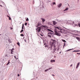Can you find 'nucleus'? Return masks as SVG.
<instances>
[{
	"instance_id": "f257e3e1",
	"label": "nucleus",
	"mask_w": 80,
	"mask_h": 80,
	"mask_svg": "<svg viewBox=\"0 0 80 80\" xmlns=\"http://www.w3.org/2000/svg\"><path fill=\"white\" fill-rule=\"evenodd\" d=\"M55 34L56 35H57V36H59V37H60V36H61V35L59 34V33H58L57 31H55Z\"/></svg>"
},
{
	"instance_id": "f03ea898",
	"label": "nucleus",
	"mask_w": 80,
	"mask_h": 80,
	"mask_svg": "<svg viewBox=\"0 0 80 80\" xmlns=\"http://www.w3.org/2000/svg\"><path fill=\"white\" fill-rule=\"evenodd\" d=\"M56 28H57L59 30H62V29L60 27H59V28L58 27H56ZM61 33H62V31H61Z\"/></svg>"
},
{
	"instance_id": "7ed1b4c3",
	"label": "nucleus",
	"mask_w": 80,
	"mask_h": 80,
	"mask_svg": "<svg viewBox=\"0 0 80 80\" xmlns=\"http://www.w3.org/2000/svg\"><path fill=\"white\" fill-rule=\"evenodd\" d=\"M51 40L53 44H54L56 43V41L55 40L52 39Z\"/></svg>"
},
{
	"instance_id": "20e7f679",
	"label": "nucleus",
	"mask_w": 80,
	"mask_h": 80,
	"mask_svg": "<svg viewBox=\"0 0 80 80\" xmlns=\"http://www.w3.org/2000/svg\"><path fill=\"white\" fill-rule=\"evenodd\" d=\"M62 3H61L59 4L58 5V7L59 8H60V7H62Z\"/></svg>"
},
{
	"instance_id": "39448f33",
	"label": "nucleus",
	"mask_w": 80,
	"mask_h": 80,
	"mask_svg": "<svg viewBox=\"0 0 80 80\" xmlns=\"http://www.w3.org/2000/svg\"><path fill=\"white\" fill-rule=\"evenodd\" d=\"M41 20H42V22H45V19L43 18H41Z\"/></svg>"
},
{
	"instance_id": "423d86ee",
	"label": "nucleus",
	"mask_w": 80,
	"mask_h": 80,
	"mask_svg": "<svg viewBox=\"0 0 80 80\" xmlns=\"http://www.w3.org/2000/svg\"><path fill=\"white\" fill-rule=\"evenodd\" d=\"M51 63H53V62H55V60H52L50 61Z\"/></svg>"
},
{
	"instance_id": "0eeeda50",
	"label": "nucleus",
	"mask_w": 80,
	"mask_h": 80,
	"mask_svg": "<svg viewBox=\"0 0 80 80\" xmlns=\"http://www.w3.org/2000/svg\"><path fill=\"white\" fill-rule=\"evenodd\" d=\"M48 31H49V32H51L52 33H53V31H52V30H51V29H48Z\"/></svg>"
},
{
	"instance_id": "6e6552de",
	"label": "nucleus",
	"mask_w": 80,
	"mask_h": 80,
	"mask_svg": "<svg viewBox=\"0 0 80 80\" xmlns=\"http://www.w3.org/2000/svg\"><path fill=\"white\" fill-rule=\"evenodd\" d=\"M76 39H77V40H78V41H79V42H80V38L79 37H76Z\"/></svg>"
},
{
	"instance_id": "1a4fd4ad",
	"label": "nucleus",
	"mask_w": 80,
	"mask_h": 80,
	"mask_svg": "<svg viewBox=\"0 0 80 80\" xmlns=\"http://www.w3.org/2000/svg\"><path fill=\"white\" fill-rule=\"evenodd\" d=\"M38 32H40V31L41 30V28H38Z\"/></svg>"
},
{
	"instance_id": "9d476101",
	"label": "nucleus",
	"mask_w": 80,
	"mask_h": 80,
	"mask_svg": "<svg viewBox=\"0 0 80 80\" xmlns=\"http://www.w3.org/2000/svg\"><path fill=\"white\" fill-rule=\"evenodd\" d=\"M74 22H72V24H73V26H74V27H75V26H78V24H75L74 25H73V24H74Z\"/></svg>"
},
{
	"instance_id": "9b49d317",
	"label": "nucleus",
	"mask_w": 80,
	"mask_h": 80,
	"mask_svg": "<svg viewBox=\"0 0 80 80\" xmlns=\"http://www.w3.org/2000/svg\"><path fill=\"white\" fill-rule=\"evenodd\" d=\"M79 65H80V62H78L77 64V65L76 67V68H77L78 67V66H79Z\"/></svg>"
},
{
	"instance_id": "f8f14e48",
	"label": "nucleus",
	"mask_w": 80,
	"mask_h": 80,
	"mask_svg": "<svg viewBox=\"0 0 80 80\" xmlns=\"http://www.w3.org/2000/svg\"><path fill=\"white\" fill-rule=\"evenodd\" d=\"M68 10V8H67L65 10H64V11H67V10Z\"/></svg>"
},
{
	"instance_id": "ddd939ff",
	"label": "nucleus",
	"mask_w": 80,
	"mask_h": 80,
	"mask_svg": "<svg viewBox=\"0 0 80 80\" xmlns=\"http://www.w3.org/2000/svg\"><path fill=\"white\" fill-rule=\"evenodd\" d=\"M57 50V48H54V49H53V51L54 52H55V51H56Z\"/></svg>"
},
{
	"instance_id": "4468645a",
	"label": "nucleus",
	"mask_w": 80,
	"mask_h": 80,
	"mask_svg": "<svg viewBox=\"0 0 80 80\" xmlns=\"http://www.w3.org/2000/svg\"><path fill=\"white\" fill-rule=\"evenodd\" d=\"M53 24L55 25L56 24V22L55 21H53Z\"/></svg>"
},
{
	"instance_id": "2eb2a0df",
	"label": "nucleus",
	"mask_w": 80,
	"mask_h": 80,
	"mask_svg": "<svg viewBox=\"0 0 80 80\" xmlns=\"http://www.w3.org/2000/svg\"><path fill=\"white\" fill-rule=\"evenodd\" d=\"M48 35H52V33L51 32H49L48 33Z\"/></svg>"
},
{
	"instance_id": "dca6fc26",
	"label": "nucleus",
	"mask_w": 80,
	"mask_h": 80,
	"mask_svg": "<svg viewBox=\"0 0 80 80\" xmlns=\"http://www.w3.org/2000/svg\"><path fill=\"white\" fill-rule=\"evenodd\" d=\"M73 49H68V50H67L66 51V52H68V51H70V50H73Z\"/></svg>"
},
{
	"instance_id": "f3484780",
	"label": "nucleus",
	"mask_w": 80,
	"mask_h": 80,
	"mask_svg": "<svg viewBox=\"0 0 80 80\" xmlns=\"http://www.w3.org/2000/svg\"><path fill=\"white\" fill-rule=\"evenodd\" d=\"M17 44L18 46H20V43L19 42H18L17 43Z\"/></svg>"
},
{
	"instance_id": "a211bd4d",
	"label": "nucleus",
	"mask_w": 80,
	"mask_h": 80,
	"mask_svg": "<svg viewBox=\"0 0 80 80\" xmlns=\"http://www.w3.org/2000/svg\"><path fill=\"white\" fill-rule=\"evenodd\" d=\"M9 63H10V60H9L8 61V63L7 64V65H8Z\"/></svg>"
},
{
	"instance_id": "6ab92c4d",
	"label": "nucleus",
	"mask_w": 80,
	"mask_h": 80,
	"mask_svg": "<svg viewBox=\"0 0 80 80\" xmlns=\"http://www.w3.org/2000/svg\"><path fill=\"white\" fill-rule=\"evenodd\" d=\"M62 41L63 42H66V41H65V40H63L62 39Z\"/></svg>"
},
{
	"instance_id": "aec40b11",
	"label": "nucleus",
	"mask_w": 80,
	"mask_h": 80,
	"mask_svg": "<svg viewBox=\"0 0 80 80\" xmlns=\"http://www.w3.org/2000/svg\"><path fill=\"white\" fill-rule=\"evenodd\" d=\"M48 37H49L50 38H51V35L48 34Z\"/></svg>"
},
{
	"instance_id": "412c9836",
	"label": "nucleus",
	"mask_w": 80,
	"mask_h": 80,
	"mask_svg": "<svg viewBox=\"0 0 80 80\" xmlns=\"http://www.w3.org/2000/svg\"><path fill=\"white\" fill-rule=\"evenodd\" d=\"M13 50H12L11 52V54H13Z\"/></svg>"
},
{
	"instance_id": "4be33fe9",
	"label": "nucleus",
	"mask_w": 80,
	"mask_h": 80,
	"mask_svg": "<svg viewBox=\"0 0 80 80\" xmlns=\"http://www.w3.org/2000/svg\"><path fill=\"white\" fill-rule=\"evenodd\" d=\"M48 70H49V69H47L45 70V72H47V71Z\"/></svg>"
},
{
	"instance_id": "5701e85b",
	"label": "nucleus",
	"mask_w": 80,
	"mask_h": 80,
	"mask_svg": "<svg viewBox=\"0 0 80 80\" xmlns=\"http://www.w3.org/2000/svg\"><path fill=\"white\" fill-rule=\"evenodd\" d=\"M20 36H21V37H24V35L23 34H21Z\"/></svg>"
},
{
	"instance_id": "b1692460",
	"label": "nucleus",
	"mask_w": 80,
	"mask_h": 80,
	"mask_svg": "<svg viewBox=\"0 0 80 80\" xmlns=\"http://www.w3.org/2000/svg\"><path fill=\"white\" fill-rule=\"evenodd\" d=\"M26 21H29V20L28 19V18H27L26 19Z\"/></svg>"
},
{
	"instance_id": "393cba45",
	"label": "nucleus",
	"mask_w": 80,
	"mask_h": 80,
	"mask_svg": "<svg viewBox=\"0 0 80 80\" xmlns=\"http://www.w3.org/2000/svg\"><path fill=\"white\" fill-rule=\"evenodd\" d=\"M23 31V29H22L21 31H20V33H22V32Z\"/></svg>"
},
{
	"instance_id": "a878e982",
	"label": "nucleus",
	"mask_w": 80,
	"mask_h": 80,
	"mask_svg": "<svg viewBox=\"0 0 80 80\" xmlns=\"http://www.w3.org/2000/svg\"><path fill=\"white\" fill-rule=\"evenodd\" d=\"M53 5H56V3L55 2H54L52 3Z\"/></svg>"
},
{
	"instance_id": "bb28decb",
	"label": "nucleus",
	"mask_w": 80,
	"mask_h": 80,
	"mask_svg": "<svg viewBox=\"0 0 80 80\" xmlns=\"http://www.w3.org/2000/svg\"><path fill=\"white\" fill-rule=\"evenodd\" d=\"M24 25H26V26L27 25V22H25V23L24 24Z\"/></svg>"
},
{
	"instance_id": "cd10ccee",
	"label": "nucleus",
	"mask_w": 80,
	"mask_h": 80,
	"mask_svg": "<svg viewBox=\"0 0 80 80\" xmlns=\"http://www.w3.org/2000/svg\"><path fill=\"white\" fill-rule=\"evenodd\" d=\"M78 25L79 27H80V23H78Z\"/></svg>"
},
{
	"instance_id": "c85d7f7f",
	"label": "nucleus",
	"mask_w": 80,
	"mask_h": 80,
	"mask_svg": "<svg viewBox=\"0 0 80 80\" xmlns=\"http://www.w3.org/2000/svg\"><path fill=\"white\" fill-rule=\"evenodd\" d=\"M43 43L44 44V45L46 44V43H45V42H43Z\"/></svg>"
},
{
	"instance_id": "c756f323",
	"label": "nucleus",
	"mask_w": 80,
	"mask_h": 80,
	"mask_svg": "<svg viewBox=\"0 0 80 80\" xmlns=\"http://www.w3.org/2000/svg\"><path fill=\"white\" fill-rule=\"evenodd\" d=\"M45 48H47V47H48V46H47V45H46V46H45Z\"/></svg>"
},
{
	"instance_id": "7c9ffc66",
	"label": "nucleus",
	"mask_w": 80,
	"mask_h": 80,
	"mask_svg": "<svg viewBox=\"0 0 80 80\" xmlns=\"http://www.w3.org/2000/svg\"><path fill=\"white\" fill-rule=\"evenodd\" d=\"M52 68H49L48 69L49 70H50V69H52Z\"/></svg>"
},
{
	"instance_id": "2f4dec72",
	"label": "nucleus",
	"mask_w": 80,
	"mask_h": 80,
	"mask_svg": "<svg viewBox=\"0 0 80 80\" xmlns=\"http://www.w3.org/2000/svg\"><path fill=\"white\" fill-rule=\"evenodd\" d=\"M9 20H11V18H10V17L9 18Z\"/></svg>"
},
{
	"instance_id": "473e14b6",
	"label": "nucleus",
	"mask_w": 80,
	"mask_h": 80,
	"mask_svg": "<svg viewBox=\"0 0 80 80\" xmlns=\"http://www.w3.org/2000/svg\"><path fill=\"white\" fill-rule=\"evenodd\" d=\"M65 44H64L63 46V48H64V47H65Z\"/></svg>"
},
{
	"instance_id": "72a5a7b5",
	"label": "nucleus",
	"mask_w": 80,
	"mask_h": 80,
	"mask_svg": "<svg viewBox=\"0 0 80 80\" xmlns=\"http://www.w3.org/2000/svg\"><path fill=\"white\" fill-rule=\"evenodd\" d=\"M22 27H24V24H22Z\"/></svg>"
},
{
	"instance_id": "f704fd0d",
	"label": "nucleus",
	"mask_w": 80,
	"mask_h": 80,
	"mask_svg": "<svg viewBox=\"0 0 80 80\" xmlns=\"http://www.w3.org/2000/svg\"><path fill=\"white\" fill-rule=\"evenodd\" d=\"M57 51H59V48H58V49L57 50Z\"/></svg>"
},
{
	"instance_id": "c9c22d12",
	"label": "nucleus",
	"mask_w": 80,
	"mask_h": 80,
	"mask_svg": "<svg viewBox=\"0 0 80 80\" xmlns=\"http://www.w3.org/2000/svg\"><path fill=\"white\" fill-rule=\"evenodd\" d=\"M5 57H8V55L6 54L5 55Z\"/></svg>"
},
{
	"instance_id": "e433bc0d",
	"label": "nucleus",
	"mask_w": 80,
	"mask_h": 80,
	"mask_svg": "<svg viewBox=\"0 0 80 80\" xmlns=\"http://www.w3.org/2000/svg\"><path fill=\"white\" fill-rule=\"evenodd\" d=\"M77 52V50L76 51V50H74L73 51V52Z\"/></svg>"
},
{
	"instance_id": "4c0bfd02",
	"label": "nucleus",
	"mask_w": 80,
	"mask_h": 80,
	"mask_svg": "<svg viewBox=\"0 0 80 80\" xmlns=\"http://www.w3.org/2000/svg\"><path fill=\"white\" fill-rule=\"evenodd\" d=\"M22 30H23V27H22Z\"/></svg>"
},
{
	"instance_id": "58836bf2",
	"label": "nucleus",
	"mask_w": 80,
	"mask_h": 80,
	"mask_svg": "<svg viewBox=\"0 0 80 80\" xmlns=\"http://www.w3.org/2000/svg\"><path fill=\"white\" fill-rule=\"evenodd\" d=\"M19 76H20V75H19V74H18V76L19 77Z\"/></svg>"
},
{
	"instance_id": "ea45409f",
	"label": "nucleus",
	"mask_w": 80,
	"mask_h": 80,
	"mask_svg": "<svg viewBox=\"0 0 80 80\" xmlns=\"http://www.w3.org/2000/svg\"><path fill=\"white\" fill-rule=\"evenodd\" d=\"M7 17H8L9 18L10 17V16L8 15H7Z\"/></svg>"
},
{
	"instance_id": "a19ab883",
	"label": "nucleus",
	"mask_w": 80,
	"mask_h": 80,
	"mask_svg": "<svg viewBox=\"0 0 80 80\" xmlns=\"http://www.w3.org/2000/svg\"><path fill=\"white\" fill-rule=\"evenodd\" d=\"M14 58H15L16 59V56H14Z\"/></svg>"
},
{
	"instance_id": "79ce46f5",
	"label": "nucleus",
	"mask_w": 80,
	"mask_h": 80,
	"mask_svg": "<svg viewBox=\"0 0 80 80\" xmlns=\"http://www.w3.org/2000/svg\"><path fill=\"white\" fill-rule=\"evenodd\" d=\"M77 54H78V55H80V53H77Z\"/></svg>"
},
{
	"instance_id": "37998d69",
	"label": "nucleus",
	"mask_w": 80,
	"mask_h": 80,
	"mask_svg": "<svg viewBox=\"0 0 80 80\" xmlns=\"http://www.w3.org/2000/svg\"><path fill=\"white\" fill-rule=\"evenodd\" d=\"M38 26H40L39 24H38Z\"/></svg>"
},
{
	"instance_id": "c03bdc74",
	"label": "nucleus",
	"mask_w": 80,
	"mask_h": 80,
	"mask_svg": "<svg viewBox=\"0 0 80 80\" xmlns=\"http://www.w3.org/2000/svg\"><path fill=\"white\" fill-rule=\"evenodd\" d=\"M80 51L79 50H77V52H80Z\"/></svg>"
},
{
	"instance_id": "a18cd8bd",
	"label": "nucleus",
	"mask_w": 80,
	"mask_h": 80,
	"mask_svg": "<svg viewBox=\"0 0 80 80\" xmlns=\"http://www.w3.org/2000/svg\"><path fill=\"white\" fill-rule=\"evenodd\" d=\"M72 64H71L70 66V67H72Z\"/></svg>"
},
{
	"instance_id": "49530a36",
	"label": "nucleus",
	"mask_w": 80,
	"mask_h": 80,
	"mask_svg": "<svg viewBox=\"0 0 80 80\" xmlns=\"http://www.w3.org/2000/svg\"><path fill=\"white\" fill-rule=\"evenodd\" d=\"M12 28H11V30H12Z\"/></svg>"
},
{
	"instance_id": "de8ad7c7",
	"label": "nucleus",
	"mask_w": 80,
	"mask_h": 80,
	"mask_svg": "<svg viewBox=\"0 0 80 80\" xmlns=\"http://www.w3.org/2000/svg\"><path fill=\"white\" fill-rule=\"evenodd\" d=\"M52 76H55V75H52Z\"/></svg>"
},
{
	"instance_id": "09e8293b",
	"label": "nucleus",
	"mask_w": 80,
	"mask_h": 80,
	"mask_svg": "<svg viewBox=\"0 0 80 80\" xmlns=\"http://www.w3.org/2000/svg\"><path fill=\"white\" fill-rule=\"evenodd\" d=\"M59 53H61V52H59Z\"/></svg>"
},
{
	"instance_id": "8fccbe9b",
	"label": "nucleus",
	"mask_w": 80,
	"mask_h": 80,
	"mask_svg": "<svg viewBox=\"0 0 80 80\" xmlns=\"http://www.w3.org/2000/svg\"><path fill=\"white\" fill-rule=\"evenodd\" d=\"M44 28H45V26H44Z\"/></svg>"
},
{
	"instance_id": "3c124183",
	"label": "nucleus",
	"mask_w": 80,
	"mask_h": 80,
	"mask_svg": "<svg viewBox=\"0 0 80 80\" xmlns=\"http://www.w3.org/2000/svg\"><path fill=\"white\" fill-rule=\"evenodd\" d=\"M0 6H1V7H2V5H0Z\"/></svg>"
},
{
	"instance_id": "603ef678",
	"label": "nucleus",
	"mask_w": 80,
	"mask_h": 80,
	"mask_svg": "<svg viewBox=\"0 0 80 80\" xmlns=\"http://www.w3.org/2000/svg\"><path fill=\"white\" fill-rule=\"evenodd\" d=\"M25 42H26V40H25Z\"/></svg>"
},
{
	"instance_id": "864d4df0",
	"label": "nucleus",
	"mask_w": 80,
	"mask_h": 80,
	"mask_svg": "<svg viewBox=\"0 0 80 80\" xmlns=\"http://www.w3.org/2000/svg\"><path fill=\"white\" fill-rule=\"evenodd\" d=\"M55 58V56H54Z\"/></svg>"
},
{
	"instance_id": "5fc2aeb1",
	"label": "nucleus",
	"mask_w": 80,
	"mask_h": 80,
	"mask_svg": "<svg viewBox=\"0 0 80 80\" xmlns=\"http://www.w3.org/2000/svg\"><path fill=\"white\" fill-rule=\"evenodd\" d=\"M41 36H42V34H41Z\"/></svg>"
},
{
	"instance_id": "6e6d98bb",
	"label": "nucleus",
	"mask_w": 80,
	"mask_h": 80,
	"mask_svg": "<svg viewBox=\"0 0 80 80\" xmlns=\"http://www.w3.org/2000/svg\"><path fill=\"white\" fill-rule=\"evenodd\" d=\"M68 5L69 6V4H68Z\"/></svg>"
},
{
	"instance_id": "4d7b16f0",
	"label": "nucleus",
	"mask_w": 80,
	"mask_h": 80,
	"mask_svg": "<svg viewBox=\"0 0 80 80\" xmlns=\"http://www.w3.org/2000/svg\"><path fill=\"white\" fill-rule=\"evenodd\" d=\"M1 35V34H0V35Z\"/></svg>"
},
{
	"instance_id": "13d9d810",
	"label": "nucleus",
	"mask_w": 80,
	"mask_h": 80,
	"mask_svg": "<svg viewBox=\"0 0 80 80\" xmlns=\"http://www.w3.org/2000/svg\"><path fill=\"white\" fill-rule=\"evenodd\" d=\"M36 30H37V29H36Z\"/></svg>"
}]
</instances>
